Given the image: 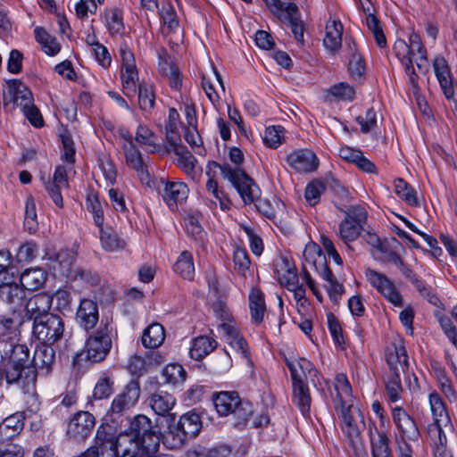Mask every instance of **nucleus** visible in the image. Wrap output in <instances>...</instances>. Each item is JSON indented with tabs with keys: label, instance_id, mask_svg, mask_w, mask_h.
<instances>
[{
	"label": "nucleus",
	"instance_id": "obj_47",
	"mask_svg": "<svg viewBox=\"0 0 457 457\" xmlns=\"http://www.w3.org/2000/svg\"><path fill=\"white\" fill-rule=\"evenodd\" d=\"M173 270L184 279L193 280L195 266L192 253L188 251H183L174 263Z\"/></svg>",
	"mask_w": 457,
	"mask_h": 457
},
{
	"label": "nucleus",
	"instance_id": "obj_12",
	"mask_svg": "<svg viewBox=\"0 0 457 457\" xmlns=\"http://www.w3.org/2000/svg\"><path fill=\"white\" fill-rule=\"evenodd\" d=\"M111 347L110 331L105 325L87 338L85 345L87 359L92 362H100L105 359Z\"/></svg>",
	"mask_w": 457,
	"mask_h": 457
},
{
	"label": "nucleus",
	"instance_id": "obj_32",
	"mask_svg": "<svg viewBox=\"0 0 457 457\" xmlns=\"http://www.w3.org/2000/svg\"><path fill=\"white\" fill-rule=\"evenodd\" d=\"M282 17H284L289 22V26L292 33L295 36V38L298 43L303 45L304 41V28L303 21H301V15L297 5L291 2L287 3Z\"/></svg>",
	"mask_w": 457,
	"mask_h": 457
},
{
	"label": "nucleus",
	"instance_id": "obj_49",
	"mask_svg": "<svg viewBox=\"0 0 457 457\" xmlns=\"http://www.w3.org/2000/svg\"><path fill=\"white\" fill-rule=\"evenodd\" d=\"M168 431L163 436V444L170 449H179L187 440L186 435L180 429V426L174 420H170Z\"/></svg>",
	"mask_w": 457,
	"mask_h": 457
},
{
	"label": "nucleus",
	"instance_id": "obj_56",
	"mask_svg": "<svg viewBox=\"0 0 457 457\" xmlns=\"http://www.w3.org/2000/svg\"><path fill=\"white\" fill-rule=\"evenodd\" d=\"M113 378L106 373H104L97 380L93 396L96 400L108 398L113 392Z\"/></svg>",
	"mask_w": 457,
	"mask_h": 457
},
{
	"label": "nucleus",
	"instance_id": "obj_10",
	"mask_svg": "<svg viewBox=\"0 0 457 457\" xmlns=\"http://www.w3.org/2000/svg\"><path fill=\"white\" fill-rule=\"evenodd\" d=\"M64 321L57 314L45 315L33 324V334L42 344L53 345L64 337Z\"/></svg>",
	"mask_w": 457,
	"mask_h": 457
},
{
	"label": "nucleus",
	"instance_id": "obj_51",
	"mask_svg": "<svg viewBox=\"0 0 457 457\" xmlns=\"http://www.w3.org/2000/svg\"><path fill=\"white\" fill-rule=\"evenodd\" d=\"M253 404L250 402L240 398L239 403L237 404V407L234 409L231 415L234 426L240 429L244 428L253 417Z\"/></svg>",
	"mask_w": 457,
	"mask_h": 457
},
{
	"label": "nucleus",
	"instance_id": "obj_38",
	"mask_svg": "<svg viewBox=\"0 0 457 457\" xmlns=\"http://www.w3.org/2000/svg\"><path fill=\"white\" fill-rule=\"evenodd\" d=\"M428 402L434 420L432 425L445 426V428L450 426V418L441 396L436 392H433L428 396Z\"/></svg>",
	"mask_w": 457,
	"mask_h": 457
},
{
	"label": "nucleus",
	"instance_id": "obj_63",
	"mask_svg": "<svg viewBox=\"0 0 457 457\" xmlns=\"http://www.w3.org/2000/svg\"><path fill=\"white\" fill-rule=\"evenodd\" d=\"M87 209L92 213L95 224L100 228L104 224V211L96 195H89L86 201Z\"/></svg>",
	"mask_w": 457,
	"mask_h": 457
},
{
	"label": "nucleus",
	"instance_id": "obj_43",
	"mask_svg": "<svg viewBox=\"0 0 457 457\" xmlns=\"http://www.w3.org/2000/svg\"><path fill=\"white\" fill-rule=\"evenodd\" d=\"M212 76L210 77L206 74L202 75V87L204 90L209 100L215 104L220 100V95L215 88L213 79L219 84L221 91L225 92V86L221 75L218 72L214 66H212Z\"/></svg>",
	"mask_w": 457,
	"mask_h": 457
},
{
	"label": "nucleus",
	"instance_id": "obj_53",
	"mask_svg": "<svg viewBox=\"0 0 457 457\" xmlns=\"http://www.w3.org/2000/svg\"><path fill=\"white\" fill-rule=\"evenodd\" d=\"M395 193L403 200L406 204L411 206H418L420 204L417 192L403 179H396L394 181Z\"/></svg>",
	"mask_w": 457,
	"mask_h": 457
},
{
	"label": "nucleus",
	"instance_id": "obj_37",
	"mask_svg": "<svg viewBox=\"0 0 457 457\" xmlns=\"http://www.w3.org/2000/svg\"><path fill=\"white\" fill-rule=\"evenodd\" d=\"M123 150L127 164L139 174L142 181H148L150 179L149 173L142 159V155L136 145H123Z\"/></svg>",
	"mask_w": 457,
	"mask_h": 457
},
{
	"label": "nucleus",
	"instance_id": "obj_52",
	"mask_svg": "<svg viewBox=\"0 0 457 457\" xmlns=\"http://www.w3.org/2000/svg\"><path fill=\"white\" fill-rule=\"evenodd\" d=\"M37 41L41 45L44 52L51 56L57 54L61 46L56 38L50 35L45 29L37 27L35 29Z\"/></svg>",
	"mask_w": 457,
	"mask_h": 457
},
{
	"label": "nucleus",
	"instance_id": "obj_44",
	"mask_svg": "<svg viewBox=\"0 0 457 457\" xmlns=\"http://www.w3.org/2000/svg\"><path fill=\"white\" fill-rule=\"evenodd\" d=\"M212 76L210 77L206 74L202 75V87L204 90L209 100L215 104L220 100V95L215 88L213 79L219 84L221 91L225 92V86L221 75L218 72L214 66H212Z\"/></svg>",
	"mask_w": 457,
	"mask_h": 457
},
{
	"label": "nucleus",
	"instance_id": "obj_40",
	"mask_svg": "<svg viewBox=\"0 0 457 457\" xmlns=\"http://www.w3.org/2000/svg\"><path fill=\"white\" fill-rule=\"evenodd\" d=\"M46 280V273L39 268L29 269L21 274L20 281L22 288L34 291L41 287Z\"/></svg>",
	"mask_w": 457,
	"mask_h": 457
},
{
	"label": "nucleus",
	"instance_id": "obj_16",
	"mask_svg": "<svg viewBox=\"0 0 457 457\" xmlns=\"http://www.w3.org/2000/svg\"><path fill=\"white\" fill-rule=\"evenodd\" d=\"M339 418L341 419L340 427L345 436L349 440L352 446L360 441L361 430L354 422L353 405L336 406ZM355 411L361 416V420L363 422V417L359 410Z\"/></svg>",
	"mask_w": 457,
	"mask_h": 457
},
{
	"label": "nucleus",
	"instance_id": "obj_42",
	"mask_svg": "<svg viewBox=\"0 0 457 457\" xmlns=\"http://www.w3.org/2000/svg\"><path fill=\"white\" fill-rule=\"evenodd\" d=\"M249 308L252 320L260 324L266 312L264 295L259 288H252L249 294Z\"/></svg>",
	"mask_w": 457,
	"mask_h": 457
},
{
	"label": "nucleus",
	"instance_id": "obj_27",
	"mask_svg": "<svg viewBox=\"0 0 457 457\" xmlns=\"http://www.w3.org/2000/svg\"><path fill=\"white\" fill-rule=\"evenodd\" d=\"M303 263L306 266L313 267L320 274L328 269L326 257L320 247L314 242L308 243L303 252Z\"/></svg>",
	"mask_w": 457,
	"mask_h": 457
},
{
	"label": "nucleus",
	"instance_id": "obj_46",
	"mask_svg": "<svg viewBox=\"0 0 457 457\" xmlns=\"http://www.w3.org/2000/svg\"><path fill=\"white\" fill-rule=\"evenodd\" d=\"M178 424L187 439L198 435L202 428L200 416L196 412H187L180 416Z\"/></svg>",
	"mask_w": 457,
	"mask_h": 457
},
{
	"label": "nucleus",
	"instance_id": "obj_28",
	"mask_svg": "<svg viewBox=\"0 0 457 457\" xmlns=\"http://www.w3.org/2000/svg\"><path fill=\"white\" fill-rule=\"evenodd\" d=\"M76 316L79 323L85 329L93 328L98 321V308L96 303L90 299L81 300Z\"/></svg>",
	"mask_w": 457,
	"mask_h": 457
},
{
	"label": "nucleus",
	"instance_id": "obj_33",
	"mask_svg": "<svg viewBox=\"0 0 457 457\" xmlns=\"http://www.w3.org/2000/svg\"><path fill=\"white\" fill-rule=\"evenodd\" d=\"M99 239L102 248L107 252H118L126 247V241L111 227L99 228Z\"/></svg>",
	"mask_w": 457,
	"mask_h": 457
},
{
	"label": "nucleus",
	"instance_id": "obj_8",
	"mask_svg": "<svg viewBox=\"0 0 457 457\" xmlns=\"http://www.w3.org/2000/svg\"><path fill=\"white\" fill-rule=\"evenodd\" d=\"M345 217L339 224V236L345 243L353 242L367 226L368 212L361 205H352L343 211Z\"/></svg>",
	"mask_w": 457,
	"mask_h": 457
},
{
	"label": "nucleus",
	"instance_id": "obj_19",
	"mask_svg": "<svg viewBox=\"0 0 457 457\" xmlns=\"http://www.w3.org/2000/svg\"><path fill=\"white\" fill-rule=\"evenodd\" d=\"M0 299L9 304L11 315L18 313L25 299V291L11 279L0 281Z\"/></svg>",
	"mask_w": 457,
	"mask_h": 457
},
{
	"label": "nucleus",
	"instance_id": "obj_45",
	"mask_svg": "<svg viewBox=\"0 0 457 457\" xmlns=\"http://www.w3.org/2000/svg\"><path fill=\"white\" fill-rule=\"evenodd\" d=\"M217 347V342L206 336H201L194 339L190 348V355L193 359L200 361L211 353Z\"/></svg>",
	"mask_w": 457,
	"mask_h": 457
},
{
	"label": "nucleus",
	"instance_id": "obj_20",
	"mask_svg": "<svg viewBox=\"0 0 457 457\" xmlns=\"http://www.w3.org/2000/svg\"><path fill=\"white\" fill-rule=\"evenodd\" d=\"M287 366L290 370L292 383L308 384V379L315 377L318 372L312 361L305 358L287 360Z\"/></svg>",
	"mask_w": 457,
	"mask_h": 457
},
{
	"label": "nucleus",
	"instance_id": "obj_5",
	"mask_svg": "<svg viewBox=\"0 0 457 457\" xmlns=\"http://www.w3.org/2000/svg\"><path fill=\"white\" fill-rule=\"evenodd\" d=\"M54 296L47 293H39L29 299H24V302L18 309V313L2 317L0 320L4 327L7 328H16L24 322L33 320L34 322L38 321L45 315H50L49 310L53 303Z\"/></svg>",
	"mask_w": 457,
	"mask_h": 457
},
{
	"label": "nucleus",
	"instance_id": "obj_25",
	"mask_svg": "<svg viewBox=\"0 0 457 457\" xmlns=\"http://www.w3.org/2000/svg\"><path fill=\"white\" fill-rule=\"evenodd\" d=\"M368 433L372 457H393L386 433L378 431L374 425L369 426Z\"/></svg>",
	"mask_w": 457,
	"mask_h": 457
},
{
	"label": "nucleus",
	"instance_id": "obj_60",
	"mask_svg": "<svg viewBox=\"0 0 457 457\" xmlns=\"http://www.w3.org/2000/svg\"><path fill=\"white\" fill-rule=\"evenodd\" d=\"M174 153L179 156V166L187 173L192 172L196 162L195 156L182 145H175Z\"/></svg>",
	"mask_w": 457,
	"mask_h": 457
},
{
	"label": "nucleus",
	"instance_id": "obj_9",
	"mask_svg": "<svg viewBox=\"0 0 457 457\" xmlns=\"http://www.w3.org/2000/svg\"><path fill=\"white\" fill-rule=\"evenodd\" d=\"M121 435L134 437L148 445L149 450H158L160 446V432L154 428L152 420L144 414H138L129 420L127 429L119 432Z\"/></svg>",
	"mask_w": 457,
	"mask_h": 457
},
{
	"label": "nucleus",
	"instance_id": "obj_34",
	"mask_svg": "<svg viewBox=\"0 0 457 457\" xmlns=\"http://www.w3.org/2000/svg\"><path fill=\"white\" fill-rule=\"evenodd\" d=\"M334 386L336 390L335 407L337 405H353L352 386L345 374L336 375Z\"/></svg>",
	"mask_w": 457,
	"mask_h": 457
},
{
	"label": "nucleus",
	"instance_id": "obj_54",
	"mask_svg": "<svg viewBox=\"0 0 457 457\" xmlns=\"http://www.w3.org/2000/svg\"><path fill=\"white\" fill-rule=\"evenodd\" d=\"M138 105L139 108L151 113L155 104V95L152 85L141 83L138 85Z\"/></svg>",
	"mask_w": 457,
	"mask_h": 457
},
{
	"label": "nucleus",
	"instance_id": "obj_26",
	"mask_svg": "<svg viewBox=\"0 0 457 457\" xmlns=\"http://www.w3.org/2000/svg\"><path fill=\"white\" fill-rule=\"evenodd\" d=\"M343 25L340 21H328L325 27L323 45L331 54H336L342 46Z\"/></svg>",
	"mask_w": 457,
	"mask_h": 457
},
{
	"label": "nucleus",
	"instance_id": "obj_55",
	"mask_svg": "<svg viewBox=\"0 0 457 457\" xmlns=\"http://www.w3.org/2000/svg\"><path fill=\"white\" fill-rule=\"evenodd\" d=\"M320 276L325 281L328 282L327 291H328V294L331 301L334 303H338V302L341 298V295L345 292L344 286L337 280V278H335L333 272L331 271V270L329 268L328 270H326L324 272H322L321 274H320Z\"/></svg>",
	"mask_w": 457,
	"mask_h": 457
},
{
	"label": "nucleus",
	"instance_id": "obj_50",
	"mask_svg": "<svg viewBox=\"0 0 457 457\" xmlns=\"http://www.w3.org/2000/svg\"><path fill=\"white\" fill-rule=\"evenodd\" d=\"M409 41L410 56L413 59L414 56L418 55V57L415 58L417 67L420 71H427L429 66L427 59V52L420 41V36L417 34H411Z\"/></svg>",
	"mask_w": 457,
	"mask_h": 457
},
{
	"label": "nucleus",
	"instance_id": "obj_58",
	"mask_svg": "<svg viewBox=\"0 0 457 457\" xmlns=\"http://www.w3.org/2000/svg\"><path fill=\"white\" fill-rule=\"evenodd\" d=\"M234 270L240 276L245 277L251 262L247 252L244 248L236 247L233 253Z\"/></svg>",
	"mask_w": 457,
	"mask_h": 457
},
{
	"label": "nucleus",
	"instance_id": "obj_29",
	"mask_svg": "<svg viewBox=\"0 0 457 457\" xmlns=\"http://www.w3.org/2000/svg\"><path fill=\"white\" fill-rule=\"evenodd\" d=\"M292 403L298 408L304 418H309L311 413L312 397L308 384L292 383Z\"/></svg>",
	"mask_w": 457,
	"mask_h": 457
},
{
	"label": "nucleus",
	"instance_id": "obj_3",
	"mask_svg": "<svg viewBox=\"0 0 457 457\" xmlns=\"http://www.w3.org/2000/svg\"><path fill=\"white\" fill-rule=\"evenodd\" d=\"M4 106L7 112L20 107L24 116L36 128L44 126V120L39 110L34 104L31 91L20 80L12 79L7 83L3 93Z\"/></svg>",
	"mask_w": 457,
	"mask_h": 457
},
{
	"label": "nucleus",
	"instance_id": "obj_61",
	"mask_svg": "<svg viewBox=\"0 0 457 457\" xmlns=\"http://www.w3.org/2000/svg\"><path fill=\"white\" fill-rule=\"evenodd\" d=\"M155 136L146 126L139 125L137 129L134 143L137 142L141 146L149 148L150 152L155 150Z\"/></svg>",
	"mask_w": 457,
	"mask_h": 457
},
{
	"label": "nucleus",
	"instance_id": "obj_57",
	"mask_svg": "<svg viewBox=\"0 0 457 457\" xmlns=\"http://www.w3.org/2000/svg\"><path fill=\"white\" fill-rule=\"evenodd\" d=\"M166 383L177 386L186 380V370L179 364H169L162 370Z\"/></svg>",
	"mask_w": 457,
	"mask_h": 457
},
{
	"label": "nucleus",
	"instance_id": "obj_7",
	"mask_svg": "<svg viewBox=\"0 0 457 457\" xmlns=\"http://www.w3.org/2000/svg\"><path fill=\"white\" fill-rule=\"evenodd\" d=\"M146 185L155 190L171 210H175L178 204L185 202L188 196L189 189L182 181H173L162 177L150 178Z\"/></svg>",
	"mask_w": 457,
	"mask_h": 457
},
{
	"label": "nucleus",
	"instance_id": "obj_36",
	"mask_svg": "<svg viewBox=\"0 0 457 457\" xmlns=\"http://www.w3.org/2000/svg\"><path fill=\"white\" fill-rule=\"evenodd\" d=\"M220 332L232 348L241 354L242 357L248 359L247 344L245 338L239 334L235 324H223V330Z\"/></svg>",
	"mask_w": 457,
	"mask_h": 457
},
{
	"label": "nucleus",
	"instance_id": "obj_23",
	"mask_svg": "<svg viewBox=\"0 0 457 457\" xmlns=\"http://www.w3.org/2000/svg\"><path fill=\"white\" fill-rule=\"evenodd\" d=\"M338 155L343 160L356 165L364 172L371 174L377 173L375 164L367 159L361 150L352 148L348 145H342L338 149Z\"/></svg>",
	"mask_w": 457,
	"mask_h": 457
},
{
	"label": "nucleus",
	"instance_id": "obj_13",
	"mask_svg": "<svg viewBox=\"0 0 457 457\" xmlns=\"http://www.w3.org/2000/svg\"><path fill=\"white\" fill-rule=\"evenodd\" d=\"M368 282L395 306L403 305V297L393 281L385 274L368 268L364 271Z\"/></svg>",
	"mask_w": 457,
	"mask_h": 457
},
{
	"label": "nucleus",
	"instance_id": "obj_48",
	"mask_svg": "<svg viewBox=\"0 0 457 457\" xmlns=\"http://www.w3.org/2000/svg\"><path fill=\"white\" fill-rule=\"evenodd\" d=\"M445 426L430 425L428 428V433L430 436L436 441L434 447L435 457H453V453L446 447V436L443 430Z\"/></svg>",
	"mask_w": 457,
	"mask_h": 457
},
{
	"label": "nucleus",
	"instance_id": "obj_35",
	"mask_svg": "<svg viewBox=\"0 0 457 457\" xmlns=\"http://www.w3.org/2000/svg\"><path fill=\"white\" fill-rule=\"evenodd\" d=\"M165 340V330L162 324L154 322L144 329L141 341L145 348L156 349Z\"/></svg>",
	"mask_w": 457,
	"mask_h": 457
},
{
	"label": "nucleus",
	"instance_id": "obj_41",
	"mask_svg": "<svg viewBox=\"0 0 457 457\" xmlns=\"http://www.w3.org/2000/svg\"><path fill=\"white\" fill-rule=\"evenodd\" d=\"M25 414L22 411L15 412L0 423V434L6 438L18 435L24 428Z\"/></svg>",
	"mask_w": 457,
	"mask_h": 457
},
{
	"label": "nucleus",
	"instance_id": "obj_30",
	"mask_svg": "<svg viewBox=\"0 0 457 457\" xmlns=\"http://www.w3.org/2000/svg\"><path fill=\"white\" fill-rule=\"evenodd\" d=\"M158 70L162 76L168 79L169 84L172 88L176 90L180 88L182 84L180 72L167 54L159 55Z\"/></svg>",
	"mask_w": 457,
	"mask_h": 457
},
{
	"label": "nucleus",
	"instance_id": "obj_14",
	"mask_svg": "<svg viewBox=\"0 0 457 457\" xmlns=\"http://www.w3.org/2000/svg\"><path fill=\"white\" fill-rule=\"evenodd\" d=\"M96 426V419L88 411H78L69 420L66 433L70 439L81 442L88 437Z\"/></svg>",
	"mask_w": 457,
	"mask_h": 457
},
{
	"label": "nucleus",
	"instance_id": "obj_6",
	"mask_svg": "<svg viewBox=\"0 0 457 457\" xmlns=\"http://www.w3.org/2000/svg\"><path fill=\"white\" fill-rule=\"evenodd\" d=\"M224 179L228 180L238 192L245 204L255 203L261 197V189L255 181L239 167L215 163Z\"/></svg>",
	"mask_w": 457,
	"mask_h": 457
},
{
	"label": "nucleus",
	"instance_id": "obj_2",
	"mask_svg": "<svg viewBox=\"0 0 457 457\" xmlns=\"http://www.w3.org/2000/svg\"><path fill=\"white\" fill-rule=\"evenodd\" d=\"M96 447L101 449L102 457H147L158 450L129 436L117 433L110 424H101L96 433Z\"/></svg>",
	"mask_w": 457,
	"mask_h": 457
},
{
	"label": "nucleus",
	"instance_id": "obj_22",
	"mask_svg": "<svg viewBox=\"0 0 457 457\" xmlns=\"http://www.w3.org/2000/svg\"><path fill=\"white\" fill-rule=\"evenodd\" d=\"M433 68L442 91L447 99L457 103V93H455L453 82L450 78V71L446 61L443 57H436L433 62Z\"/></svg>",
	"mask_w": 457,
	"mask_h": 457
},
{
	"label": "nucleus",
	"instance_id": "obj_18",
	"mask_svg": "<svg viewBox=\"0 0 457 457\" xmlns=\"http://www.w3.org/2000/svg\"><path fill=\"white\" fill-rule=\"evenodd\" d=\"M30 363L35 369L36 378L37 373L48 375L55 364V351L52 345L41 343L36 347Z\"/></svg>",
	"mask_w": 457,
	"mask_h": 457
},
{
	"label": "nucleus",
	"instance_id": "obj_17",
	"mask_svg": "<svg viewBox=\"0 0 457 457\" xmlns=\"http://www.w3.org/2000/svg\"><path fill=\"white\" fill-rule=\"evenodd\" d=\"M287 163L297 172L307 173L317 170L319 160L309 149H296L287 154Z\"/></svg>",
	"mask_w": 457,
	"mask_h": 457
},
{
	"label": "nucleus",
	"instance_id": "obj_1",
	"mask_svg": "<svg viewBox=\"0 0 457 457\" xmlns=\"http://www.w3.org/2000/svg\"><path fill=\"white\" fill-rule=\"evenodd\" d=\"M0 376L7 384H15L23 393L36 388L35 369L31 367L30 352L25 344L1 342Z\"/></svg>",
	"mask_w": 457,
	"mask_h": 457
},
{
	"label": "nucleus",
	"instance_id": "obj_11",
	"mask_svg": "<svg viewBox=\"0 0 457 457\" xmlns=\"http://www.w3.org/2000/svg\"><path fill=\"white\" fill-rule=\"evenodd\" d=\"M141 395L140 384L136 379H131L118 395L114 396L111 403L109 413L112 420L119 418L133 407H135Z\"/></svg>",
	"mask_w": 457,
	"mask_h": 457
},
{
	"label": "nucleus",
	"instance_id": "obj_64",
	"mask_svg": "<svg viewBox=\"0 0 457 457\" xmlns=\"http://www.w3.org/2000/svg\"><path fill=\"white\" fill-rule=\"evenodd\" d=\"M284 129L281 126L268 127L265 130L263 142L270 148H277L282 143Z\"/></svg>",
	"mask_w": 457,
	"mask_h": 457
},
{
	"label": "nucleus",
	"instance_id": "obj_31",
	"mask_svg": "<svg viewBox=\"0 0 457 457\" xmlns=\"http://www.w3.org/2000/svg\"><path fill=\"white\" fill-rule=\"evenodd\" d=\"M53 262V269L58 270L61 276L67 278H70L73 270L77 268L75 266L76 253L69 249L61 250L56 253Z\"/></svg>",
	"mask_w": 457,
	"mask_h": 457
},
{
	"label": "nucleus",
	"instance_id": "obj_24",
	"mask_svg": "<svg viewBox=\"0 0 457 457\" xmlns=\"http://www.w3.org/2000/svg\"><path fill=\"white\" fill-rule=\"evenodd\" d=\"M240 397L235 391H221L212 395V402L220 416H231Z\"/></svg>",
	"mask_w": 457,
	"mask_h": 457
},
{
	"label": "nucleus",
	"instance_id": "obj_59",
	"mask_svg": "<svg viewBox=\"0 0 457 457\" xmlns=\"http://www.w3.org/2000/svg\"><path fill=\"white\" fill-rule=\"evenodd\" d=\"M24 226L29 233L35 232L37 228V208L32 196L28 197L26 200Z\"/></svg>",
	"mask_w": 457,
	"mask_h": 457
},
{
	"label": "nucleus",
	"instance_id": "obj_39",
	"mask_svg": "<svg viewBox=\"0 0 457 457\" xmlns=\"http://www.w3.org/2000/svg\"><path fill=\"white\" fill-rule=\"evenodd\" d=\"M105 26L112 37L124 33L123 13L119 8H106L104 12Z\"/></svg>",
	"mask_w": 457,
	"mask_h": 457
},
{
	"label": "nucleus",
	"instance_id": "obj_21",
	"mask_svg": "<svg viewBox=\"0 0 457 457\" xmlns=\"http://www.w3.org/2000/svg\"><path fill=\"white\" fill-rule=\"evenodd\" d=\"M149 405L160 416L166 417L168 420H175V414L170 411L176 404L175 397L167 392L159 391L149 396Z\"/></svg>",
	"mask_w": 457,
	"mask_h": 457
},
{
	"label": "nucleus",
	"instance_id": "obj_4",
	"mask_svg": "<svg viewBox=\"0 0 457 457\" xmlns=\"http://www.w3.org/2000/svg\"><path fill=\"white\" fill-rule=\"evenodd\" d=\"M389 368L385 376L386 398L389 403H396L401 399L403 386L401 373L408 369V355L402 341L394 343L387 348L386 355Z\"/></svg>",
	"mask_w": 457,
	"mask_h": 457
},
{
	"label": "nucleus",
	"instance_id": "obj_62",
	"mask_svg": "<svg viewBox=\"0 0 457 457\" xmlns=\"http://www.w3.org/2000/svg\"><path fill=\"white\" fill-rule=\"evenodd\" d=\"M212 311L219 321L218 328L220 331L223 330V324H234L230 312L222 301H216L212 303Z\"/></svg>",
	"mask_w": 457,
	"mask_h": 457
},
{
	"label": "nucleus",
	"instance_id": "obj_15",
	"mask_svg": "<svg viewBox=\"0 0 457 457\" xmlns=\"http://www.w3.org/2000/svg\"><path fill=\"white\" fill-rule=\"evenodd\" d=\"M392 419L401 436V441H417L420 431L414 420L402 407H395L392 410Z\"/></svg>",
	"mask_w": 457,
	"mask_h": 457
}]
</instances>
